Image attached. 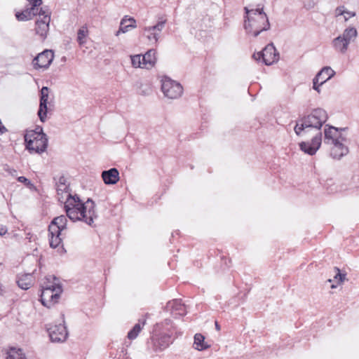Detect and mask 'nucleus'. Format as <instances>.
I'll return each instance as SVG.
<instances>
[{"label": "nucleus", "mask_w": 359, "mask_h": 359, "mask_svg": "<svg viewBox=\"0 0 359 359\" xmlns=\"http://www.w3.org/2000/svg\"><path fill=\"white\" fill-rule=\"evenodd\" d=\"M205 337L200 334L197 333L194 335V344L196 346L195 348L198 351H203L209 348V345L205 343Z\"/></svg>", "instance_id": "obj_27"}, {"label": "nucleus", "mask_w": 359, "mask_h": 359, "mask_svg": "<svg viewBox=\"0 0 359 359\" xmlns=\"http://www.w3.org/2000/svg\"><path fill=\"white\" fill-rule=\"evenodd\" d=\"M66 178L64 176H61L59 178L57 185L64 187V189H69V187L66 184Z\"/></svg>", "instance_id": "obj_39"}, {"label": "nucleus", "mask_w": 359, "mask_h": 359, "mask_svg": "<svg viewBox=\"0 0 359 359\" xmlns=\"http://www.w3.org/2000/svg\"><path fill=\"white\" fill-rule=\"evenodd\" d=\"M49 232V244L52 248H56L62 244V238H61L62 233H53V232Z\"/></svg>", "instance_id": "obj_28"}, {"label": "nucleus", "mask_w": 359, "mask_h": 359, "mask_svg": "<svg viewBox=\"0 0 359 359\" xmlns=\"http://www.w3.org/2000/svg\"><path fill=\"white\" fill-rule=\"evenodd\" d=\"M161 81V90L165 97L170 99H177L181 96L183 88L180 83L168 76H164Z\"/></svg>", "instance_id": "obj_4"}, {"label": "nucleus", "mask_w": 359, "mask_h": 359, "mask_svg": "<svg viewBox=\"0 0 359 359\" xmlns=\"http://www.w3.org/2000/svg\"><path fill=\"white\" fill-rule=\"evenodd\" d=\"M327 118L328 116L326 111L321 108H317L312 110L309 114L304 116L296 121L294 130L299 136L308 128H316L318 130L311 142L299 143L300 149L305 154L313 156L320 148L322 143V133L320 130Z\"/></svg>", "instance_id": "obj_1"}, {"label": "nucleus", "mask_w": 359, "mask_h": 359, "mask_svg": "<svg viewBox=\"0 0 359 359\" xmlns=\"http://www.w3.org/2000/svg\"><path fill=\"white\" fill-rule=\"evenodd\" d=\"M336 12L338 15H344L345 14V11L344 10V6L342 7H337L336 9Z\"/></svg>", "instance_id": "obj_44"}, {"label": "nucleus", "mask_w": 359, "mask_h": 359, "mask_svg": "<svg viewBox=\"0 0 359 359\" xmlns=\"http://www.w3.org/2000/svg\"><path fill=\"white\" fill-rule=\"evenodd\" d=\"M69 189H64V187L57 185V194L60 195V193L66 192L68 193Z\"/></svg>", "instance_id": "obj_43"}, {"label": "nucleus", "mask_w": 359, "mask_h": 359, "mask_svg": "<svg viewBox=\"0 0 359 359\" xmlns=\"http://www.w3.org/2000/svg\"><path fill=\"white\" fill-rule=\"evenodd\" d=\"M346 128H338L330 125H326L324 130V142L327 144H331L341 140V141H346V138L339 134V130H344Z\"/></svg>", "instance_id": "obj_10"}, {"label": "nucleus", "mask_w": 359, "mask_h": 359, "mask_svg": "<svg viewBox=\"0 0 359 359\" xmlns=\"http://www.w3.org/2000/svg\"><path fill=\"white\" fill-rule=\"evenodd\" d=\"M48 88L46 86H43L40 91V100L39 101H46L48 100Z\"/></svg>", "instance_id": "obj_37"}, {"label": "nucleus", "mask_w": 359, "mask_h": 359, "mask_svg": "<svg viewBox=\"0 0 359 359\" xmlns=\"http://www.w3.org/2000/svg\"><path fill=\"white\" fill-rule=\"evenodd\" d=\"M4 170L13 177L17 175V171L15 170L9 168L6 165L4 166Z\"/></svg>", "instance_id": "obj_41"}, {"label": "nucleus", "mask_w": 359, "mask_h": 359, "mask_svg": "<svg viewBox=\"0 0 359 359\" xmlns=\"http://www.w3.org/2000/svg\"><path fill=\"white\" fill-rule=\"evenodd\" d=\"M40 137H41V135H39V137L38 136L36 137V135H35V140L34 141L36 142V140L41 139Z\"/></svg>", "instance_id": "obj_50"}, {"label": "nucleus", "mask_w": 359, "mask_h": 359, "mask_svg": "<svg viewBox=\"0 0 359 359\" xmlns=\"http://www.w3.org/2000/svg\"><path fill=\"white\" fill-rule=\"evenodd\" d=\"M344 141H337L333 144L331 148L330 156L334 159H340L348 153V147L343 143Z\"/></svg>", "instance_id": "obj_16"}, {"label": "nucleus", "mask_w": 359, "mask_h": 359, "mask_svg": "<svg viewBox=\"0 0 359 359\" xmlns=\"http://www.w3.org/2000/svg\"><path fill=\"white\" fill-rule=\"evenodd\" d=\"M15 18L18 21H27L33 19V13H31L29 7L27 5L22 11L15 13Z\"/></svg>", "instance_id": "obj_26"}, {"label": "nucleus", "mask_w": 359, "mask_h": 359, "mask_svg": "<svg viewBox=\"0 0 359 359\" xmlns=\"http://www.w3.org/2000/svg\"><path fill=\"white\" fill-rule=\"evenodd\" d=\"M131 63L134 67H142V57L140 55L131 57Z\"/></svg>", "instance_id": "obj_36"}, {"label": "nucleus", "mask_w": 359, "mask_h": 359, "mask_svg": "<svg viewBox=\"0 0 359 359\" xmlns=\"http://www.w3.org/2000/svg\"><path fill=\"white\" fill-rule=\"evenodd\" d=\"M215 328L217 330H220V326L218 323L217 321H215Z\"/></svg>", "instance_id": "obj_49"}, {"label": "nucleus", "mask_w": 359, "mask_h": 359, "mask_svg": "<svg viewBox=\"0 0 359 359\" xmlns=\"http://www.w3.org/2000/svg\"><path fill=\"white\" fill-rule=\"evenodd\" d=\"M335 75V72L330 67H324L313 79V89L320 93V86Z\"/></svg>", "instance_id": "obj_6"}, {"label": "nucleus", "mask_w": 359, "mask_h": 359, "mask_svg": "<svg viewBox=\"0 0 359 359\" xmlns=\"http://www.w3.org/2000/svg\"><path fill=\"white\" fill-rule=\"evenodd\" d=\"M79 204H87V201L86 202H82L80 198L77 194L72 196L70 193H68L67 201L65 205H67V207L69 205L79 206Z\"/></svg>", "instance_id": "obj_31"}, {"label": "nucleus", "mask_w": 359, "mask_h": 359, "mask_svg": "<svg viewBox=\"0 0 359 359\" xmlns=\"http://www.w3.org/2000/svg\"><path fill=\"white\" fill-rule=\"evenodd\" d=\"M345 14H347L349 16V18L354 17L355 15V12L348 11H345Z\"/></svg>", "instance_id": "obj_45"}, {"label": "nucleus", "mask_w": 359, "mask_h": 359, "mask_svg": "<svg viewBox=\"0 0 359 359\" xmlns=\"http://www.w3.org/2000/svg\"><path fill=\"white\" fill-rule=\"evenodd\" d=\"M29 4V10L33 13V18L39 15V18L45 17L46 15H51L48 7L47 6H41L42 0H27Z\"/></svg>", "instance_id": "obj_12"}, {"label": "nucleus", "mask_w": 359, "mask_h": 359, "mask_svg": "<svg viewBox=\"0 0 359 359\" xmlns=\"http://www.w3.org/2000/svg\"><path fill=\"white\" fill-rule=\"evenodd\" d=\"M332 44L334 48L339 52L344 53L346 52L348 46H346L345 48H344V45L345 42L341 39V37L337 36L332 41Z\"/></svg>", "instance_id": "obj_32"}, {"label": "nucleus", "mask_w": 359, "mask_h": 359, "mask_svg": "<svg viewBox=\"0 0 359 359\" xmlns=\"http://www.w3.org/2000/svg\"><path fill=\"white\" fill-rule=\"evenodd\" d=\"M165 309L167 311H170L175 317L186 314V307L181 299H175L168 302Z\"/></svg>", "instance_id": "obj_13"}, {"label": "nucleus", "mask_w": 359, "mask_h": 359, "mask_svg": "<svg viewBox=\"0 0 359 359\" xmlns=\"http://www.w3.org/2000/svg\"><path fill=\"white\" fill-rule=\"evenodd\" d=\"M165 20L158 22L156 25L145 28L146 32H156L160 34L165 26Z\"/></svg>", "instance_id": "obj_34"}, {"label": "nucleus", "mask_w": 359, "mask_h": 359, "mask_svg": "<svg viewBox=\"0 0 359 359\" xmlns=\"http://www.w3.org/2000/svg\"><path fill=\"white\" fill-rule=\"evenodd\" d=\"M67 219L65 215H60L55 217L48 226V231L53 232V233H57L62 232L67 229Z\"/></svg>", "instance_id": "obj_14"}, {"label": "nucleus", "mask_w": 359, "mask_h": 359, "mask_svg": "<svg viewBox=\"0 0 359 359\" xmlns=\"http://www.w3.org/2000/svg\"><path fill=\"white\" fill-rule=\"evenodd\" d=\"M327 281L328 282H332V279H328Z\"/></svg>", "instance_id": "obj_54"}, {"label": "nucleus", "mask_w": 359, "mask_h": 359, "mask_svg": "<svg viewBox=\"0 0 359 359\" xmlns=\"http://www.w3.org/2000/svg\"><path fill=\"white\" fill-rule=\"evenodd\" d=\"M67 216L73 222L82 221L93 226L94 219L97 217L95 204L91 198H88L87 204H79V206L65 205Z\"/></svg>", "instance_id": "obj_3"}, {"label": "nucleus", "mask_w": 359, "mask_h": 359, "mask_svg": "<svg viewBox=\"0 0 359 359\" xmlns=\"http://www.w3.org/2000/svg\"><path fill=\"white\" fill-rule=\"evenodd\" d=\"M57 287H62V285L59 279L52 275L46 276L41 284L42 289L52 290V291H56Z\"/></svg>", "instance_id": "obj_20"}, {"label": "nucleus", "mask_w": 359, "mask_h": 359, "mask_svg": "<svg viewBox=\"0 0 359 359\" xmlns=\"http://www.w3.org/2000/svg\"><path fill=\"white\" fill-rule=\"evenodd\" d=\"M50 339L53 342H64L66 341L68 332L67 330V327L65 325V321H63V324L60 323L59 325H55L47 328Z\"/></svg>", "instance_id": "obj_7"}, {"label": "nucleus", "mask_w": 359, "mask_h": 359, "mask_svg": "<svg viewBox=\"0 0 359 359\" xmlns=\"http://www.w3.org/2000/svg\"><path fill=\"white\" fill-rule=\"evenodd\" d=\"M35 135L36 137L41 135L40 134H36L34 131L27 130L24 136L25 147L26 149H33V142L35 140Z\"/></svg>", "instance_id": "obj_30"}, {"label": "nucleus", "mask_w": 359, "mask_h": 359, "mask_svg": "<svg viewBox=\"0 0 359 359\" xmlns=\"http://www.w3.org/2000/svg\"><path fill=\"white\" fill-rule=\"evenodd\" d=\"M101 176L103 182L107 185L116 184L120 179L119 172L116 168H112L107 170H103Z\"/></svg>", "instance_id": "obj_15"}, {"label": "nucleus", "mask_w": 359, "mask_h": 359, "mask_svg": "<svg viewBox=\"0 0 359 359\" xmlns=\"http://www.w3.org/2000/svg\"><path fill=\"white\" fill-rule=\"evenodd\" d=\"M38 140L33 142V149H27L30 153L35 152L41 154L45 151L48 147V137L46 135H42Z\"/></svg>", "instance_id": "obj_18"}, {"label": "nucleus", "mask_w": 359, "mask_h": 359, "mask_svg": "<svg viewBox=\"0 0 359 359\" xmlns=\"http://www.w3.org/2000/svg\"><path fill=\"white\" fill-rule=\"evenodd\" d=\"M17 283L19 287L27 290L32 287L34 283V277L32 273H25L18 278Z\"/></svg>", "instance_id": "obj_22"}, {"label": "nucleus", "mask_w": 359, "mask_h": 359, "mask_svg": "<svg viewBox=\"0 0 359 359\" xmlns=\"http://www.w3.org/2000/svg\"><path fill=\"white\" fill-rule=\"evenodd\" d=\"M5 352V359H26L25 355L22 353L21 348L10 347L8 349L6 350Z\"/></svg>", "instance_id": "obj_24"}, {"label": "nucleus", "mask_w": 359, "mask_h": 359, "mask_svg": "<svg viewBox=\"0 0 359 359\" xmlns=\"http://www.w3.org/2000/svg\"><path fill=\"white\" fill-rule=\"evenodd\" d=\"M344 18H345V21H347L348 19L346 16H345Z\"/></svg>", "instance_id": "obj_52"}, {"label": "nucleus", "mask_w": 359, "mask_h": 359, "mask_svg": "<svg viewBox=\"0 0 359 359\" xmlns=\"http://www.w3.org/2000/svg\"><path fill=\"white\" fill-rule=\"evenodd\" d=\"M358 36V32L354 27L346 28L341 35L339 36L345 42L344 48L348 46L351 41H354Z\"/></svg>", "instance_id": "obj_23"}, {"label": "nucleus", "mask_w": 359, "mask_h": 359, "mask_svg": "<svg viewBox=\"0 0 359 359\" xmlns=\"http://www.w3.org/2000/svg\"><path fill=\"white\" fill-rule=\"evenodd\" d=\"M336 287H337V286H336L335 285H331V287H332V288H335Z\"/></svg>", "instance_id": "obj_51"}, {"label": "nucleus", "mask_w": 359, "mask_h": 359, "mask_svg": "<svg viewBox=\"0 0 359 359\" xmlns=\"http://www.w3.org/2000/svg\"><path fill=\"white\" fill-rule=\"evenodd\" d=\"M258 58H262L266 65H271L279 60V53L276 49L273 43H270L259 52H257Z\"/></svg>", "instance_id": "obj_5"}, {"label": "nucleus", "mask_w": 359, "mask_h": 359, "mask_svg": "<svg viewBox=\"0 0 359 359\" xmlns=\"http://www.w3.org/2000/svg\"><path fill=\"white\" fill-rule=\"evenodd\" d=\"M172 343L171 335L163 334L155 335L151 338L152 348L154 351H162Z\"/></svg>", "instance_id": "obj_11"}, {"label": "nucleus", "mask_w": 359, "mask_h": 359, "mask_svg": "<svg viewBox=\"0 0 359 359\" xmlns=\"http://www.w3.org/2000/svg\"><path fill=\"white\" fill-rule=\"evenodd\" d=\"M50 104L46 101H39V107L37 111V115L39 120L44 123L47 119V114L50 110Z\"/></svg>", "instance_id": "obj_25"}, {"label": "nucleus", "mask_w": 359, "mask_h": 359, "mask_svg": "<svg viewBox=\"0 0 359 359\" xmlns=\"http://www.w3.org/2000/svg\"><path fill=\"white\" fill-rule=\"evenodd\" d=\"M156 52L154 49L149 50L142 56V67L146 69L152 68L156 62Z\"/></svg>", "instance_id": "obj_19"}, {"label": "nucleus", "mask_w": 359, "mask_h": 359, "mask_svg": "<svg viewBox=\"0 0 359 359\" xmlns=\"http://www.w3.org/2000/svg\"><path fill=\"white\" fill-rule=\"evenodd\" d=\"M245 16L244 29L247 34L257 37L261 32L270 29V23L267 15L264 12L263 8L248 9L244 8Z\"/></svg>", "instance_id": "obj_2"}, {"label": "nucleus", "mask_w": 359, "mask_h": 359, "mask_svg": "<svg viewBox=\"0 0 359 359\" xmlns=\"http://www.w3.org/2000/svg\"><path fill=\"white\" fill-rule=\"evenodd\" d=\"M7 231V229H4L1 226V236H3Z\"/></svg>", "instance_id": "obj_47"}, {"label": "nucleus", "mask_w": 359, "mask_h": 359, "mask_svg": "<svg viewBox=\"0 0 359 359\" xmlns=\"http://www.w3.org/2000/svg\"><path fill=\"white\" fill-rule=\"evenodd\" d=\"M334 270L336 272V274L334 276V280H337L338 283H341L346 278V273H342L340 269L335 266L334 267Z\"/></svg>", "instance_id": "obj_35"}, {"label": "nucleus", "mask_w": 359, "mask_h": 359, "mask_svg": "<svg viewBox=\"0 0 359 359\" xmlns=\"http://www.w3.org/2000/svg\"><path fill=\"white\" fill-rule=\"evenodd\" d=\"M149 32V35H148V39L149 40H152L154 39L155 41V42H157L158 41V39L159 38V33L156 32Z\"/></svg>", "instance_id": "obj_38"}, {"label": "nucleus", "mask_w": 359, "mask_h": 359, "mask_svg": "<svg viewBox=\"0 0 359 359\" xmlns=\"http://www.w3.org/2000/svg\"><path fill=\"white\" fill-rule=\"evenodd\" d=\"M62 292V287H57L56 291L52 290L41 289V304L47 307H50L51 304L57 302Z\"/></svg>", "instance_id": "obj_8"}, {"label": "nucleus", "mask_w": 359, "mask_h": 359, "mask_svg": "<svg viewBox=\"0 0 359 359\" xmlns=\"http://www.w3.org/2000/svg\"><path fill=\"white\" fill-rule=\"evenodd\" d=\"M30 131H34L36 133V134H40V135H46L43 131V128L41 126H37L34 130H31Z\"/></svg>", "instance_id": "obj_42"}, {"label": "nucleus", "mask_w": 359, "mask_h": 359, "mask_svg": "<svg viewBox=\"0 0 359 359\" xmlns=\"http://www.w3.org/2000/svg\"><path fill=\"white\" fill-rule=\"evenodd\" d=\"M18 181L24 183L27 187H29L32 185L30 180L23 176L18 177Z\"/></svg>", "instance_id": "obj_40"}, {"label": "nucleus", "mask_w": 359, "mask_h": 359, "mask_svg": "<svg viewBox=\"0 0 359 359\" xmlns=\"http://www.w3.org/2000/svg\"><path fill=\"white\" fill-rule=\"evenodd\" d=\"M327 74H324V78H327Z\"/></svg>", "instance_id": "obj_53"}, {"label": "nucleus", "mask_w": 359, "mask_h": 359, "mask_svg": "<svg viewBox=\"0 0 359 359\" xmlns=\"http://www.w3.org/2000/svg\"><path fill=\"white\" fill-rule=\"evenodd\" d=\"M54 53L51 50H45L39 53L33 60V65L35 69H47L52 62Z\"/></svg>", "instance_id": "obj_9"}, {"label": "nucleus", "mask_w": 359, "mask_h": 359, "mask_svg": "<svg viewBox=\"0 0 359 359\" xmlns=\"http://www.w3.org/2000/svg\"><path fill=\"white\" fill-rule=\"evenodd\" d=\"M135 27H136V20L133 18H127V16H125L121 21L119 29L116 35L118 36L120 33H126L130 28Z\"/></svg>", "instance_id": "obj_21"}, {"label": "nucleus", "mask_w": 359, "mask_h": 359, "mask_svg": "<svg viewBox=\"0 0 359 359\" xmlns=\"http://www.w3.org/2000/svg\"><path fill=\"white\" fill-rule=\"evenodd\" d=\"M50 21V15H46L45 17L36 21V33L41 37L45 38L49 29V23Z\"/></svg>", "instance_id": "obj_17"}, {"label": "nucleus", "mask_w": 359, "mask_h": 359, "mask_svg": "<svg viewBox=\"0 0 359 359\" xmlns=\"http://www.w3.org/2000/svg\"><path fill=\"white\" fill-rule=\"evenodd\" d=\"M253 58L256 60H260L262 58H258V55H257V53H254L253 55H252Z\"/></svg>", "instance_id": "obj_46"}, {"label": "nucleus", "mask_w": 359, "mask_h": 359, "mask_svg": "<svg viewBox=\"0 0 359 359\" xmlns=\"http://www.w3.org/2000/svg\"><path fill=\"white\" fill-rule=\"evenodd\" d=\"M88 33L87 27L83 26L81 27L77 32V41L79 42V45H83L85 43V38L87 36Z\"/></svg>", "instance_id": "obj_33"}, {"label": "nucleus", "mask_w": 359, "mask_h": 359, "mask_svg": "<svg viewBox=\"0 0 359 359\" xmlns=\"http://www.w3.org/2000/svg\"><path fill=\"white\" fill-rule=\"evenodd\" d=\"M145 320H143L142 322L139 320V323H136L133 327L129 331L128 333V338L129 339H135L140 332L141 331L142 327L145 324Z\"/></svg>", "instance_id": "obj_29"}, {"label": "nucleus", "mask_w": 359, "mask_h": 359, "mask_svg": "<svg viewBox=\"0 0 359 359\" xmlns=\"http://www.w3.org/2000/svg\"><path fill=\"white\" fill-rule=\"evenodd\" d=\"M6 131L7 129L6 128V127L1 124V134L4 133Z\"/></svg>", "instance_id": "obj_48"}]
</instances>
